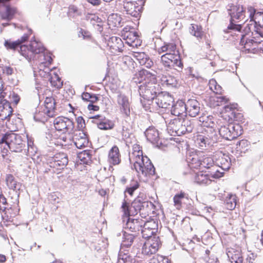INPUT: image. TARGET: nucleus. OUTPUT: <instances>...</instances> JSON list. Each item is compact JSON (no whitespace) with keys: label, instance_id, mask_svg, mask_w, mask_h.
Here are the masks:
<instances>
[{"label":"nucleus","instance_id":"1","mask_svg":"<svg viewBox=\"0 0 263 263\" xmlns=\"http://www.w3.org/2000/svg\"><path fill=\"white\" fill-rule=\"evenodd\" d=\"M139 92L140 96L148 102H152L158 92H160V87L157 83L156 76L146 70L139 71Z\"/></svg>","mask_w":263,"mask_h":263},{"label":"nucleus","instance_id":"2","mask_svg":"<svg viewBox=\"0 0 263 263\" xmlns=\"http://www.w3.org/2000/svg\"><path fill=\"white\" fill-rule=\"evenodd\" d=\"M193 122L188 119L175 117L171 119L167 125V130L172 136H181L191 133L194 128Z\"/></svg>","mask_w":263,"mask_h":263},{"label":"nucleus","instance_id":"3","mask_svg":"<svg viewBox=\"0 0 263 263\" xmlns=\"http://www.w3.org/2000/svg\"><path fill=\"white\" fill-rule=\"evenodd\" d=\"M129 203L127 202L125 199L122 202L121 205L122 212L123 213L122 216L123 222L125 224H124V228L128 229L132 232H137L140 231L141 229L144 221L142 219H131L129 216L134 214V212H132L129 210Z\"/></svg>","mask_w":263,"mask_h":263},{"label":"nucleus","instance_id":"4","mask_svg":"<svg viewBox=\"0 0 263 263\" xmlns=\"http://www.w3.org/2000/svg\"><path fill=\"white\" fill-rule=\"evenodd\" d=\"M130 163L133 164V168L139 177H147L155 174V167L149 159L146 156L138 157L135 159L134 161H130Z\"/></svg>","mask_w":263,"mask_h":263},{"label":"nucleus","instance_id":"5","mask_svg":"<svg viewBox=\"0 0 263 263\" xmlns=\"http://www.w3.org/2000/svg\"><path fill=\"white\" fill-rule=\"evenodd\" d=\"M5 143L12 152H21L25 147L26 141L15 133H6L0 139V144Z\"/></svg>","mask_w":263,"mask_h":263},{"label":"nucleus","instance_id":"6","mask_svg":"<svg viewBox=\"0 0 263 263\" xmlns=\"http://www.w3.org/2000/svg\"><path fill=\"white\" fill-rule=\"evenodd\" d=\"M228 10L229 14L231 16L230 24L228 26V29L240 32L242 28L241 25L240 24L236 25L234 23L236 20H244L247 12L244 10L243 7L239 5L229 6Z\"/></svg>","mask_w":263,"mask_h":263},{"label":"nucleus","instance_id":"7","mask_svg":"<svg viewBox=\"0 0 263 263\" xmlns=\"http://www.w3.org/2000/svg\"><path fill=\"white\" fill-rule=\"evenodd\" d=\"M249 13L250 20L247 23L244 27L245 31L246 33L253 31L255 30L263 29V13L258 12L255 13L254 9L250 7L249 9Z\"/></svg>","mask_w":263,"mask_h":263},{"label":"nucleus","instance_id":"8","mask_svg":"<svg viewBox=\"0 0 263 263\" xmlns=\"http://www.w3.org/2000/svg\"><path fill=\"white\" fill-rule=\"evenodd\" d=\"M45 48L42 43L35 40L31 41L29 46L23 45L20 47V53L28 60H30L34 54L43 53Z\"/></svg>","mask_w":263,"mask_h":263},{"label":"nucleus","instance_id":"9","mask_svg":"<svg viewBox=\"0 0 263 263\" xmlns=\"http://www.w3.org/2000/svg\"><path fill=\"white\" fill-rule=\"evenodd\" d=\"M124 10L135 17L140 16L145 0H123Z\"/></svg>","mask_w":263,"mask_h":263},{"label":"nucleus","instance_id":"10","mask_svg":"<svg viewBox=\"0 0 263 263\" xmlns=\"http://www.w3.org/2000/svg\"><path fill=\"white\" fill-rule=\"evenodd\" d=\"M220 135L228 140L236 138L241 134V126L239 124H229L221 126L219 129Z\"/></svg>","mask_w":263,"mask_h":263},{"label":"nucleus","instance_id":"11","mask_svg":"<svg viewBox=\"0 0 263 263\" xmlns=\"http://www.w3.org/2000/svg\"><path fill=\"white\" fill-rule=\"evenodd\" d=\"M161 63L167 68L182 69V64L181 62L179 53H165L161 56Z\"/></svg>","mask_w":263,"mask_h":263},{"label":"nucleus","instance_id":"12","mask_svg":"<svg viewBox=\"0 0 263 263\" xmlns=\"http://www.w3.org/2000/svg\"><path fill=\"white\" fill-rule=\"evenodd\" d=\"M55 128L58 131L64 133H71L74 129V123L69 118L64 117H59L55 118L53 122Z\"/></svg>","mask_w":263,"mask_h":263},{"label":"nucleus","instance_id":"13","mask_svg":"<svg viewBox=\"0 0 263 263\" xmlns=\"http://www.w3.org/2000/svg\"><path fill=\"white\" fill-rule=\"evenodd\" d=\"M173 102V98L171 95L166 92H162L160 89V92H158L151 104L154 107L167 108Z\"/></svg>","mask_w":263,"mask_h":263},{"label":"nucleus","instance_id":"14","mask_svg":"<svg viewBox=\"0 0 263 263\" xmlns=\"http://www.w3.org/2000/svg\"><path fill=\"white\" fill-rule=\"evenodd\" d=\"M210 174H206L202 172H198L195 176V182L199 184H209L212 181L211 178H218L222 176V173L219 171L210 172Z\"/></svg>","mask_w":263,"mask_h":263},{"label":"nucleus","instance_id":"15","mask_svg":"<svg viewBox=\"0 0 263 263\" xmlns=\"http://www.w3.org/2000/svg\"><path fill=\"white\" fill-rule=\"evenodd\" d=\"M47 163L49 164L50 167L60 170L67 164L68 158L66 154L60 153L53 157H49L47 159Z\"/></svg>","mask_w":263,"mask_h":263},{"label":"nucleus","instance_id":"16","mask_svg":"<svg viewBox=\"0 0 263 263\" xmlns=\"http://www.w3.org/2000/svg\"><path fill=\"white\" fill-rule=\"evenodd\" d=\"M10 1L0 0V8H2L0 12L1 18L7 21H11L16 13V9L15 7L7 4Z\"/></svg>","mask_w":263,"mask_h":263},{"label":"nucleus","instance_id":"17","mask_svg":"<svg viewBox=\"0 0 263 263\" xmlns=\"http://www.w3.org/2000/svg\"><path fill=\"white\" fill-rule=\"evenodd\" d=\"M160 244L159 237H153L144 243L142 248V253L146 255L155 254L158 251Z\"/></svg>","mask_w":263,"mask_h":263},{"label":"nucleus","instance_id":"18","mask_svg":"<svg viewBox=\"0 0 263 263\" xmlns=\"http://www.w3.org/2000/svg\"><path fill=\"white\" fill-rule=\"evenodd\" d=\"M117 102L120 111L125 116L130 115V102L129 98L125 95L120 93L117 97Z\"/></svg>","mask_w":263,"mask_h":263},{"label":"nucleus","instance_id":"19","mask_svg":"<svg viewBox=\"0 0 263 263\" xmlns=\"http://www.w3.org/2000/svg\"><path fill=\"white\" fill-rule=\"evenodd\" d=\"M92 122L96 124L100 129L108 130L112 129L114 126V123L110 120L101 115H97L90 118Z\"/></svg>","mask_w":263,"mask_h":263},{"label":"nucleus","instance_id":"20","mask_svg":"<svg viewBox=\"0 0 263 263\" xmlns=\"http://www.w3.org/2000/svg\"><path fill=\"white\" fill-rule=\"evenodd\" d=\"M171 114L176 117L186 119L187 112L185 103L182 100L177 101L172 107Z\"/></svg>","mask_w":263,"mask_h":263},{"label":"nucleus","instance_id":"21","mask_svg":"<svg viewBox=\"0 0 263 263\" xmlns=\"http://www.w3.org/2000/svg\"><path fill=\"white\" fill-rule=\"evenodd\" d=\"M202 153L200 152H192L186 157V161L189 166L192 168H199L201 167Z\"/></svg>","mask_w":263,"mask_h":263},{"label":"nucleus","instance_id":"22","mask_svg":"<svg viewBox=\"0 0 263 263\" xmlns=\"http://www.w3.org/2000/svg\"><path fill=\"white\" fill-rule=\"evenodd\" d=\"M129 203V210H131L132 212L137 213L139 212L140 214H143V212H145L149 209V205H152L151 202L144 201L141 202L140 200H135L130 204V202H127Z\"/></svg>","mask_w":263,"mask_h":263},{"label":"nucleus","instance_id":"23","mask_svg":"<svg viewBox=\"0 0 263 263\" xmlns=\"http://www.w3.org/2000/svg\"><path fill=\"white\" fill-rule=\"evenodd\" d=\"M45 107L43 109L44 116L47 115L49 117H53L55 112V101L52 97H46L44 101Z\"/></svg>","mask_w":263,"mask_h":263},{"label":"nucleus","instance_id":"24","mask_svg":"<svg viewBox=\"0 0 263 263\" xmlns=\"http://www.w3.org/2000/svg\"><path fill=\"white\" fill-rule=\"evenodd\" d=\"M13 109L10 103L6 100H1L0 103V117L2 120L9 119Z\"/></svg>","mask_w":263,"mask_h":263},{"label":"nucleus","instance_id":"25","mask_svg":"<svg viewBox=\"0 0 263 263\" xmlns=\"http://www.w3.org/2000/svg\"><path fill=\"white\" fill-rule=\"evenodd\" d=\"M186 112L192 117H195L200 112V104L195 99H190L185 103Z\"/></svg>","mask_w":263,"mask_h":263},{"label":"nucleus","instance_id":"26","mask_svg":"<svg viewBox=\"0 0 263 263\" xmlns=\"http://www.w3.org/2000/svg\"><path fill=\"white\" fill-rule=\"evenodd\" d=\"M73 140L75 145L78 148H82L87 146L88 144L87 137L83 131H78L74 134Z\"/></svg>","mask_w":263,"mask_h":263},{"label":"nucleus","instance_id":"27","mask_svg":"<svg viewBox=\"0 0 263 263\" xmlns=\"http://www.w3.org/2000/svg\"><path fill=\"white\" fill-rule=\"evenodd\" d=\"M134 57L141 65L146 68H151L154 64L153 61L145 52H136Z\"/></svg>","mask_w":263,"mask_h":263},{"label":"nucleus","instance_id":"28","mask_svg":"<svg viewBox=\"0 0 263 263\" xmlns=\"http://www.w3.org/2000/svg\"><path fill=\"white\" fill-rule=\"evenodd\" d=\"M129 28L125 27L121 31V35L125 43L129 46L136 39L137 33L134 31H130Z\"/></svg>","mask_w":263,"mask_h":263},{"label":"nucleus","instance_id":"29","mask_svg":"<svg viewBox=\"0 0 263 263\" xmlns=\"http://www.w3.org/2000/svg\"><path fill=\"white\" fill-rule=\"evenodd\" d=\"M215 119L210 115H204L199 118L201 125L210 128L211 132L215 126Z\"/></svg>","mask_w":263,"mask_h":263},{"label":"nucleus","instance_id":"30","mask_svg":"<svg viewBox=\"0 0 263 263\" xmlns=\"http://www.w3.org/2000/svg\"><path fill=\"white\" fill-rule=\"evenodd\" d=\"M216 161L217 164L223 170H228L231 166V160L228 155L220 153Z\"/></svg>","mask_w":263,"mask_h":263},{"label":"nucleus","instance_id":"31","mask_svg":"<svg viewBox=\"0 0 263 263\" xmlns=\"http://www.w3.org/2000/svg\"><path fill=\"white\" fill-rule=\"evenodd\" d=\"M108 161L110 164L117 165L120 163L119 150L117 146H113L108 154Z\"/></svg>","mask_w":263,"mask_h":263},{"label":"nucleus","instance_id":"32","mask_svg":"<svg viewBox=\"0 0 263 263\" xmlns=\"http://www.w3.org/2000/svg\"><path fill=\"white\" fill-rule=\"evenodd\" d=\"M108 44L115 51L121 52L123 50V42L120 37L112 36L108 41Z\"/></svg>","mask_w":263,"mask_h":263},{"label":"nucleus","instance_id":"33","mask_svg":"<svg viewBox=\"0 0 263 263\" xmlns=\"http://www.w3.org/2000/svg\"><path fill=\"white\" fill-rule=\"evenodd\" d=\"M145 136L151 143H157L159 140L158 131L153 127H150L145 132Z\"/></svg>","mask_w":263,"mask_h":263},{"label":"nucleus","instance_id":"34","mask_svg":"<svg viewBox=\"0 0 263 263\" xmlns=\"http://www.w3.org/2000/svg\"><path fill=\"white\" fill-rule=\"evenodd\" d=\"M211 168V172H215L218 171L216 170L217 166L214 164V161L212 158L209 157L201 156V167L200 169Z\"/></svg>","mask_w":263,"mask_h":263},{"label":"nucleus","instance_id":"35","mask_svg":"<svg viewBox=\"0 0 263 263\" xmlns=\"http://www.w3.org/2000/svg\"><path fill=\"white\" fill-rule=\"evenodd\" d=\"M122 18L120 15L117 13L110 14L107 18L108 25L109 27H119L122 26Z\"/></svg>","mask_w":263,"mask_h":263},{"label":"nucleus","instance_id":"36","mask_svg":"<svg viewBox=\"0 0 263 263\" xmlns=\"http://www.w3.org/2000/svg\"><path fill=\"white\" fill-rule=\"evenodd\" d=\"M135 238V236L133 234H129L126 232H124L121 244V250H124V248L131 246Z\"/></svg>","mask_w":263,"mask_h":263},{"label":"nucleus","instance_id":"37","mask_svg":"<svg viewBox=\"0 0 263 263\" xmlns=\"http://www.w3.org/2000/svg\"><path fill=\"white\" fill-rule=\"evenodd\" d=\"M189 29L190 33L195 36L198 40H201L203 37L204 32L202 31L201 26L192 24L191 25Z\"/></svg>","mask_w":263,"mask_h":263},{"label":"nucleus","instance_id":"38","mask_svg":"<svg viewBox=\"0 0 263 263\" xmlns=\"http://www.w3.org/2000/svg\"><path fill=\"white\" fill-rule=\"evenodd\" d=\"M159 53L166 52L165 53H179V51L176 50V46L174 43L165 44L160 48L158 49Z\"/></svg>","mask_w":263,"mask_h":263},{"label":"nucleus","instance_id":"39","mask_svg":"<svg viewBox=\"0 0 263 263\" xmlns=\"http://www.w3.org/2000/svg\"><path fill=\"white\" fill-rule=\"evenodd\" d=\"M6 183L8 187L14 191L20 190L22 186L21 183L17 182L14 180V177L12 175H8L6 177Z\"/></svg>","mask_w":263,"mask_h":263},{"label":"nucleus","instance_id":"40","mask_svg":"<svg viewBox=\"0 0 263 263\" xmlns=\"http://www.w3.org/2000/svg\"><path fill=\"white\" fill-rule=\"evenodd\" d=\"M135 261L133 255L128 253H123L122 250H120L117 263H135Z\"/></svg>","mask_w":263,"mask_h":263},{"label":"nucleus","instance_id":"41","mask_svg":"<svg viewBox=\"0 0 263 263\" xmlns=\"http://www.w3.org/2000/svg\"><path fill=\"white\" fill-rule=\"evenodd\" d=\"M195 143L197 146L203 149L206 145L210 144V141L209 138L205 136L198 135L195 140Z\"/></svg>","mask_w":263,"mask_h":263},{"label":"nucleus","instance_id":"42","mask_svg":"<svg viewBox=\"0 0 263 263\" xmlns=\"http://www.w3.org/2000/svg\"><path fill=\"white\" fill-rule=\"evenodd\" d=\"M142 156H143L142 151L140 146L138 144H134L133 146V152L129 155L130 162L134 161L135 159Z\"/></svg>","mask_w":263,"mask_h":263},{"label":"nucleus","instance_id":"43","mask_svg":"<svg viewBox=\"0 0 263 263\" xmlns=\"http://www.w3.org/2000/svg\"><path fill=\"white\" fill-rule=\"evenodd\" d=\"M78 158L81 163L84 164H88L91 161V155L90 154L89 151L88 150H85L79 153L78 154Z\"/></svg>","mask_w":263,"mask_h":263},{"label":"nucleus","instance_id":"44","mask_svg":"<svg viewBox=\"0 0 263 263\" xmlns=\"http://www.w3.org/2000/svg\"><path fill=\"white\" fill-rule=\"evenodd\" d=\"M225 204L228 210H232L234 209L236 205V196L230 195L229 197H227L225 201Z\"/></svg>","mask_w":263,"mask_h":263},{"label":"nucleus","instance_id":"45","mask_svg":"<svg viewBox=\"0 0 263 263\" xmlns=\"http://www.w3.org/2000/svg\"><path fill=\"white\" fill-rule=\"evenodd\" d=\"M212 100L214 102L215 106H220L228 103L229 101V98L226 96H222L221 94L218 95L213 97Z\"/></svg>","mask_w":263,"mask_h":263},{"label":"nucleus","instance_id":"46","mask_svg":"<svg viewBox=\"0 0 263 263\" xmlns=\"http://www.w3.org/2000/svg\"><path fill=\"white\" fill-rule=\"evenodd\" d=\"M210 89L213 91L216 95H220L222 92L221 87L217 84V82L214 79H211L209 83Z\"/></svg>","mask_w":263,"mask_h":263},{"label":"nucleus","instance_id":"47","mask_svg":"<svg viewBox=\"0 0 263 263\" xmlns=\"http://www.w3.org/2000/svg\"><path fill=\"white\" fill-rule=\"evenodd\" d=\"M4 46L8 50H17L18 48L20 49V47L22 45H20V41L12 42L10 40H6L4 43ZM20 51V49L18 50Z\"/></svg>","mask_w":263,"mask_h":263},{"label":"nucleus","instance_id":"48","mask_svg":"<svg viewBox=\"0 0 263 263\" xmlns=\"http://www.w3.org/2000/svg\"><path fill=\"white\" fill-rule=\"evenodd\" d=\"M86 20L90 22L93 25L98 23V26L101 28V24L102 23V20L101 18L95 14H88L86 16Z\"/></svg>","mask_w":263,"mask_h":263},{"label":"nucleus","instance_id":"49","mask_svg":"<svg viewBox=\"0 0 263 263\" xmlns=\"http://www.w3.org/2000/svg\"><path fill=\"white\" fill-rule=\"evenodd\" d=\"M185 194L181 192L180 193L176 194L174 197L173 200L175 206L177 209H179L181 206L182 200L184 198Z\"/></svg>","mask_w":263,"mask_h":263},{"label":"nucleus","instance_id":"50","mask_svg":"<svg viewBox=\"0 0 263 263\" xmlns=\"http://www.w3.org/2000/svg\"><path fill=\"white\" fill-rule=\"evenodd\" d=\"M50 81L51 84L56 88H60L63 85V82L57 74L51 77Z\"/></svg>","mask_w":263,"mask_h":263},{"label":"nucleus","instance_id":"51","mask_svg":"<svg viewBox=\"0 0 263 263\" xmlns=\"http://www.w3.org/2000/svg\"><path fill=\"white\" fill-rule=\"evenodd\" d=\"M9 204L7 202L6 198L3 194H0V211L7 212L9 210Z\"/></svg>","mask_w":263,"mask_h":263},{"label":"nucleus","instance_id":"52","mask_svg":"<svg viewBox=\"0 0 263 263\" xmlns=\"http://www.w3.org/2000/svg\"><path fill=\"white\" fill-rule=\"evenodd\" d=\"M143 226L145 227L146 229H150L153 230V232L155 233L157 232L158 224L154 220H151L146 222L144 221Z\"/></svg>","mask_w":263,"mask_h":263},{"label":"nucleus","instance_id":"53","mask_svg":"<svg viewBox=\"0 0 263 263\" xmlns=\"http://www.w3.org/2000/svg\"><path fill=\"white\" fill-rule=\"evenodd\" d=\"M140 231H141L143 238L145 239L148 238L149 239L152 238V236L155 234V233L153 232V230L150 229H146V227L143 226Z\"/></svg>","mask_w":263,"mask_h":263},{"label":"nucleus","instance_id":"54","mask_svg":"<svg viewBox=\"0 0 263 263\" xmlns=\"http://www.w3.org/2000/svg\"><path fill=\"white\" fill-rule=\"evenodd\" d=\"M139 187V183L136 181H133L129 186L126 187L125 192H127L130 195H133L134 192Z\"/></svg>","mask_w":263,"mask_h":263},{"label":"nucleus","instance_id":"55","mask_svg":"<svg viewBox=\"0 0 263 263\" xmlns=\"http://www.w3.org/2000/svg\"><path fill=\"white\" fill-rule=\"evenodd\" d=\"M47 117H49L47 115L44 116L43 115V110H39V112H35L34 116V119L39 121L44 122L47 120Z\"/></svg>","mask_w":263,"mask_h":263},{"label":"nucleus","instance_id":"56","mask_svg":"<svg viewBox=\"0 0 263 263\" xmlns=\"http://www.w3.org/2000/svg\"><path fill=\"white\" fill-rule=\"evenodd\" d=\"M235 108L236 105L235 104H227L223 107L222 112L225 113H229L230 115H228V116L230 117V116L233 115L234 110Z\"/></svg>","mask_w":263,"mask_h":263},{"label":"nucleus","instance_id":"57","mask_svg":"<svg viewBox=\"0 0 263 263\" xmlns=\"http://www.w3.org/2000/svg\"><path fill=\"white\" fill-rule=\"evenodd\" d=\"M28 155H34L36 152V149L34 146L33 143L31 141L28 142V149H27Z\"/></svg>","mask_w":263,"mask_h":263},{"label":"nucleus","instance_id":"58","mask_svg":"<svg viewBox=\"0 0 263 263\" xmlns=\"http://www.w3.org/2000/svg\"><path fill=\"white\" fill-rule=\"evenodd\" d=\"M43 57L44 61L43 63H44L46 65H48L51 63L52 59L50 53H44Z\"/></svg>","mask_w":263,"mask_h":263},{"label":"nucleus","instance_id":"59","mask_svg":"<svg viewBox=\"0 0 263 263\" xmlns=\"http://www.w3.org/2000/svg\"><path fill=\"white\" fill-rule=\"evenodd\" d=\"M236 256L230 261L231 263H242V257L239 251L236 252Z\"/></svg>","mask_w":263,"mask_h":263},{"label":"nucleus","instance_id":"60","mask_svg":"<svg viewBox=\"0 0 263 263\" xmlns=\"http://www.w3.org/2000/svg\"><path fill=\"white\" fill-rule=\"evenodd\" d=\"M68 14L70 16L74 17L79 14L78 9L74 6H71L69 8Z\"/></svg>","mask_w":263,"mask_h":263},{"label":"nucleus","instance_id":"61","mask_svg":"<svg viewBox=\"0 0 263 263\" xmlns=\"http://www.w3.org/2000/svg\"><path fill=\"white\" fill-rule=\"evenodd\" d=\"M238 250H236L233 248L229 249L227 252V254L229 258L230 261H231L233 258H234L236 256V252H238Z\"/></svg>","mask_w":263,"mask_h":263},{"label":"nucleus","instance_id":"62","mask_svg":"<svg viewBox=\"0 0 263 263\" xmlns=\"http://www.w3.org/2000/svg\"><path fill=\"white\" fill-rule=\"evenodd\" d=\"M2 69L4 73L7 75H11L13 73V69L12 67L9 66H4L2 67Z\"/></svg>","mask_w":263,"mask_h":263},{"label":"nucleus","instance_id":"63","mask_svg":"<svg viewBox=\"0 0 263 263\" xmlns=\"http://www.w3.org/2000/svg\"><path fill=\"white\" fill-rule=\"evenodd\" d=\"M32 30L31 29L29 30V33L25 34L21 39H18L17 40V41H20V45H21V44L25 42L26 41H27L29 37V36L31 34Z\"/></svg>","mask_w":263,"mask_h":263},{"label":"nucleus","instance_id":"64","mask_svg":"<svg viewBox=\"0 0 263 263\" xmlns=\"http://www.w3.org/2000/svg\"><path fill=\"white\" fill-rule=\"evenodd\" d=\"M141 44V41L139 39V36L137 35L136 39L135 40L134 42H132L129 46L133 47H138V46H140Z\"/></svg>","mask_w":263,"mask_h":263}]
</instances>
